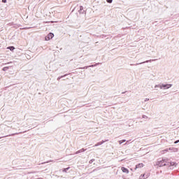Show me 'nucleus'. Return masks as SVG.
Listing matches in <instances>:
<instances>
[{
  "label": "nucleus",
  "mask_w": 179,
  "mask_h": 179,
  "mask_svg": "<svg viewBox=\"0 0 179 179\" xmlns=\"http://www.w3.org/2000/svg\"><path fill=\"white\" fill-rule=\"evenodd\" d=\"M176 143H179V140H176L174 141V144L176 145Z\"/></svg>",
  "instance_id": "nucleus-25"
},
{
  "label": "nucleus",
  "mask_w": 179,
  "mask_h": 179,
  "mask_svg": "<svg viewBox=\"0 0 179 179\" xmlns=\"http://www.w3.org/2000/svg\"><path fill=\"white\" fill-rule=\"evenodd\" d=\"M9 64V63H6V64Z\"/></svg>",
  "instance_id": "nucleus-30"
},
{
  "label": "nucleus",
  "mask_w": 179,
  "mask_h": 179,
  "mask_svg": "<svg viewBox=\"0 0 179 179\" xmlns=\"http://www.w3.org/2000/svg\"><path fill=\"white\" fill-rule=\"evenodd\" d=\"M144 101H149V99H145V100H144Z\"/></svg>",
  "instance_id": "nucleus-28"
},
{
  "label": "nucleus",
  "mask_w": 179,
  "mask_h": 179,
  "mask_svg": "<svg viewBox=\"0 0 179 179\" xmlns=\"http://www.w3.org/2000/svg\"><path fill=\"white\" fill-rule=\"evenodd\" d=\"M175 167H177V166H168L169 170H174Z\"/></svg>",
  "instance_id": "nucleus-16"
},
{
  "label": "nucleus",
  "mask_w": 179,
  "mask_h": 179,
  "mask_svg": "<svg viewBox=\"0 0 179 179\" xmlns=\"http://www.w3.org/2000/svg\"><path fill=\"white\" fill-rule=\"evenodd\" d=\"M108 141V140H106V141L102 140L101 141L96 143L95 144V146H100V145H103V143H105L106 142H107Z\"/></svg>",
  "instance_id": "nucleus-9"
},
{
  "label": "nucleus",
  "mask_w": 179,
  "mask_h": 179,
  "mask_svg": "<svg viewBox=\"0 0 179 179\" xmlns=\"http://www.w3.org/2000/svg\"><path fill=\"white\" fill-rule=\"evenodd\" d=\"M7 50H10V51L13 52L15 50V46H8Z\"/></svg>",
  "instance_id": "nucleus-14"
},
{
  "label": "nucleus",
  "mask_w": 179,
  "mask_h": 179,
  "mask_svg": "<svg viewBox=\"0 0 179 179\" xmlns=\"http://www.w3.org/2000/svg\"><path fill=\"white\" fill-rule=\"evenodd\" d=\"M108 3H113V0H106Z\"/></svg>",
  "instance_id": "nucleus-19"
},
{
  "label": "nucleus",
  "mask_w": 179,
  "mask_h": 179,
  "mask_svg": "<svg viewBox=\"0 0 179 179\" xmlns=\"http://www.w3.org/2000/svg\"><path fill=\"white\" fill-rule=\"evenodd\" d=\"M143 118L146 119V118H148V116L143 115Z\"/></svg>",
  "instance_id": "nucleus-27"
},
{
  "label": "nucleus",
  "mask_w": 179,
  "mask_h": 179,
  "mask_svg": "<svg viewBox=\"0 0 179 179\" xmlns=\"http://www.w3.org/2000/svg\"><path fill=\"white\" fill-rule=\"evenodd\" d=\"M10 26H16V24H15L14 22H11L10 23Z\"/></svg>",
  "instance_id": "nucleus-24"
},
{
  "label": "nucleus",
  "mask_w": 179,
  "mask_h": 179,
  "mask_svg": "<svg viewBox=\"0 0 179 179\" xmlns=\"http://www.w3.org/2000/svg\"><path fill=\"white\" fill-rule=\"evenodd\" d=\"M54 38V33L50 32L46 36H45V41H50V40H52Z\"/></svg>",
  "instance_id": "nucleus-4"
},
{
  "label": "nucleus",
  "mask_w": 179,
  "mask_h": 179,
  "mask_svg": "<svg viewBox=\"0 0 179 179\" xmlns=\"http://www.w3.org/2000/svg\"><path fill=\"white\" fill-rule=\"evenodd\" d=\"M146 62H149V61L143 62H141L140 64H136V65H141L142 64H146Z\"/></svg>",
  "instance_id": "nucleus-20"
},
{
  "label": "nucleus",
  "mask_w": 179,
  "mask_h": 179,
  "mask_svg": "<svg viewBox=\"0 0 179 179\" xmlns=\"http://www.w3.org/2000/svg\"><path fill=\"white\" fill-rule=\"evenodd\" d=\"M95 160L96 159H90V162H89L90 164H92V163H93V162H94Z\"/></svg>",
  "instance_id": "nucleus-18"
},
{
  "label": "nucleus",
  "mask_w": 179,
  "mask_h": 179,
  "mask_svg": "<svg viewBox=\"0 0 179 179\" xmlns=\"http://www.w3.org/2000/svg\"><path fill=\"white\" fill-rule=\"evenodd\" d=\"M16 27H14L15 29H17V27H20L22 25L21 24H16Z\"/></svg>",
  "instance_id": "nucleus-21"
},
{
  "label": "nucleus",
  "mask_w": 179,
  "mask_h": 179,
  "mask_svg": "<svg viewBox=\"0 0 179 179\" xmlns=\"http://www.w3.org/2000/svg\"><path fill=\"white\" fill-rule=\"evenodd\" d=\"M142 167H143V163L138 164L136 165L134 170H136V169H142Z\"/></svg>",
  "instance_id": "nucleus-10"
},
{
  "label": "nucleus",
  "mask_w": 179,
  "mask_h": 179,
  "mask_svg": "<svg viewBox=\"0 0 179 179\" xmlns=\"http://www.w3.org/2000/svg\"><path fill=\"white\" fill-rule=\"evenodd\" d=\"M124 179H127V178H124Z\"/></svg>",
  "instance_id": "nucleus-32"
},
{
  "label": "nucleus",
  "mask_w": 179,
  "mask_h": 179,
  "mask_svg": "<svg viewBox=\"0 0 179 179\" xmlns=\"http://www.w3.org/2000/svg\"><path fill=\"white\" fill-rule=\"evenodd\" d=\"M167 164L166 166H177L178 164H177V162H171V160L169 159V162H167Z\"/></svg>",
  "instance_id": "nucleus-6"
},
{
  "label": "nucleus",
  "mask_w": 179,
  "mask_h": 179,
  "mask_svg": "<svg viewBox=\"0 0 179 179\" xmlns=\"http://www.w3.org/2000/svg\"><path fill=\"white\" fill-rule=\"evenodd\" d=\"M121 170H122V173H125L126 174H128L129 173V169L125 168V166H122L121 168Z\"/></svg>",
  "instance_id": "nucleus-8"
},
{
  "label": "nucleus",
  "mask_w": 179,
  "mask_h": 179,
  "mask_svg": "<svg viewBox=\"0 0 179 179\" xmlns=\"http://www.w3.org/2000/svg\"><path fill=\"white\" fill-rule=\"evenodd\" d=\"M76 8L78 10V13H80V15H85V13H86V10H85L83 6H80L74 8V9Z\"/></svg>",
  "instance_id": "nucleus-3"
},
{
  "label": "nucleus",
  "mask_w": 179,
  "mask_h": 179,
  "mask_svg": "<svg viewBox=\"0 0 179 179\" xmlns=\"http://www.w3.org/2000/svg\"><path fill=\"white\" fill-rule=\"evenodd\" d=\"M69 169H71V166H69L67 168H64L62 169L63 173H68V170H69Z\"/></svg>",
  "instance_id": "nucleus-13"
},
{
  "label": "nucleus",
  "mask_w": 179,
  "mask_h": 179,
  "mask_svg": "<svg viewBox=\"0 0 179 179\" xmlns=\"http://www.w3.org/2000/svg\"><path fill=\"white\" fill-rule=\"evenodd\" d=\"M26 29H27V28H26V27H24V28H20V30H26Z\"/></svg>",
  "instance_id": "nucleus-26"
},
{
  "label": "nucleus",
  "mask_w": 179,
  "mask_h": 179,
  "mask_svg": "<svg viewBox=\"0 0 179 179\" xmlns=\"http://www.w3.org/2000/svg\"><path fill=\"white\" fill-rule=\"evenodd\" d=\"M15 135H19V133L12 134L10 136H15Z\"/></svg>",
  "instance_id": "nucleus-22"
},
{
  "label": "nucleus",
  "mask_w": 179,
  "mask_h": 179,
  "mask_svg": "<svg viewBox=\"0 0 179 179\" xmlns=\"http://www.w3.org/2000/svg\"><path fill=\"white\" fill-rule=\"evenodd\" d=\"M66 76H68V74H64L63 76H61L57 78V80H61V79H62V78H65Z\"/></svg>",
  "instance_id": "nucleus-15"
},
{
  "label": "nucleus",
  "mask_w": 179,
  "mask_h": 179,
  "mask_svg": "<svg viewBox=\"0 0 179 179\" xmlns=\"http://www.w3.org/2000/svg\"><path fill=\"white\" fill-rule=\"evenodd\" d=\"M125 93H127V92H122V94H125Z\"/></svg>",
  "instance_id": "nucleus-29"
},
{
  "label": "nucleus",
  "mask_w": 179,
  "mask_h": 179,
  "mask_svg": "<svg viewBox=\"0 0 179 179\" xmlns=\"http://www.w3.org/2000/svg\"><path fill=\"white\" fill-rule=\"evenodd\" d=\"M1 138H3V137H1L0 139H1Z\"/></svg>",
  "instance_id": "nucleus-31"
},
{
  "label": "nucleus",
  "mask_w": 179,
  "mask_h": 179,
  "mask_svg": "<svg viewBox=\"0 0 179 179\" xmlns=\"http://www.w3.org/2000/svg\"><path fill=\"white\" fill-rule=\"evenodd\" d=\"M83 152H86V149L82 148V149L78 150V151L76 152V155H79V153H83Z\"/></svg>",
  "instance_id": "nucleus-11"
},
{
  "label": "nucleus",
  "mask_w": 179,
  "mask_h": 179,
  "mask_svg": "<svg viewBox=\"0 0 179 179\" xmlns=\"http://www.w3.org/2000/svg\"><path fill=\"white\" fill-rule=\"evenodd\" d=\"M2 3H6L8 2V0H1Z\"/></svg>",
  "instance_id": "nucleus-23"
},
{
  "label": "nucleus",
  "mask_w": 179,
  "mask_h": 179,
  "mask_svg": "<svg viewBox=\"0 0 179 179\" xmlns=\"http://www.w3.org/2000/svg\"><path fill=\"white\" fill-rule=\"evenodd\" d=\"M149 177V173L141 174L139 177V179H146Z\"/></svg>",
  "instance_id": "nucleus-7"
},
{
  "label": "nucleus",
  "mask_w": 179,
  "mask_h": 179,
  "mask_svg": "<svg viewBox=\"0 0 179 179\" xmlns=\"http://www.w3.org/2000/svg\"><path fill=\"white\" fill-rule=\"evenodd\" d=\"M167 162H169V158H162V160L158 159L156 164L158 167H164V166H169Z\"/></svg>",
  "instance_id": "nucleus-1"
},
{
  "label": "nucleus",
  "mask_w": 179,
  "mask_h": 179,
  "mask_svg": "<svg viewBox=\"0 0 179 179\" xmlns=\"http://www.w3.org/2000/svg\"><path fill=\"white\" fill-rule=\"evenodd\" d=\"M124 142H127V140L123 139V140L119 141L120 145H122V143H124Z\"/></svg>",
  "instance_id": "nucleus-17"
},
{
  "label": "nucleus",
  "mask_w": 179,
  "mask_h": 179,
  "mask_svg": "<svg viewBox=\"0 0 179 179\" xmlns=\"http://www.w3.org/2000/svg\"><path fill=\"white\" fill-rule=\"evenodd\" d=\"M172 87H173V84L160 83V84H158V85H155V89H157V87H159V89H164V90H166L167 89H170Z\"/></svg>",
  "instance_id": "nucleus-2"
},
{
  "label": "nucleus",
  "mask_w": 179,
  "mask_h": 179,
  "mask_svg": "<svg viewBox=\"0 0 179 179\" xmlns=\"http://www.w3.org/2000/svg\"><path fill=\"white\" fill-rule=\"evenodd\" d=\"M100 62L99 63H96L95 64H92V65H90V66H85L84 67H80V69H88V68H94V66H97V65H100Z\"/></svg>",
  "instance_id": "nucleus-5"
},
{
  "label": "nucleus",
  "mask_w": 179,
  "mask_h": 179,
  "mask_svg": "<svg viewBox=\"0 0 179 179\" xmlns=\"http://www.w3.org/2000/svg\"><path fill=\"white\" fill-rule=\"evenodd\" d=\"M10 68H12V66H4L2 68V71L3 72H6V71H8V69H10Z\"/></svg>",
  "instance_id": "nucleus-12"
}]
</instances>
